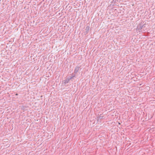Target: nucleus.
Instances as JSON below:
<instances>
[{
    "mask_svg": "<svg viewBox=\"0 0 155 155\" xmlns=\"http://www.w3.org/2000/svg\"><path fill=\"white\" fill-rule=\"evenodd\" d=\"M18 95V94H16V95Z\"/></svg>",
    "mask_w": 155,
    "mask_h": 155,
    "instance_id": "obj_2",
    "label": "nucleus"
},
{
    "mask_svg": "<svg viewBox=\"0 0 155 155\" xmlns=\"http://www.w3.org/2000/svg\"><path fill=\"white\" fill-rule=\"evenodd\" d=\"M79 70V68H76L75 70V71L77 72Z\"/></svg>",
    "mask_w": 155,
    "mask_h": 155,
    "instance_id": "obj_1",
    "label": "nucleus"
}]
</instances>
